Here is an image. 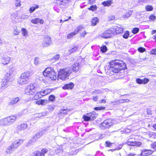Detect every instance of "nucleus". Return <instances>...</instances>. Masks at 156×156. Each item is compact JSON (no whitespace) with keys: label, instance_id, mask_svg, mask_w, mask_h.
I'll use <instances>...</instances> for the list:
<instances>
[{"label":"nucleus","instance_id":"f257e3e1","mask_svg":"<svg viewBox=\"0 0 156 156\" xmlns=\"http://www.w3.org/2000/svg\"><path fill=\"white\" fill-rule=\"evenodd\" d=\"M109 70L113 73H118L121 70L124 69L126 65L122 61L118 60L110 62L108 65Z\"/></svg>","mask_w":156,"mask_h":156},{"label":"nucleus","instance_id":"f03ea898","mask_svg":"<svg viewBox=\"0 0 156 156\" xmlns=\"http://www.w3.org/2000/svg\"><path fill=\"white\" fill-rule=\"evenodd\" d=\"M72 69L67 67L61 69L58 73V77L63 80H65L67 77H68L72 73Z\"/></svg>","mask_w":156,"mask_h":156},{"label":"nucleus","instance_id":"7ed1b4c3","mask_svg":"<svg viewBox=\"0 0 156 156\" xmlns=\"http://www.w3.org/2000/svg\"><path fill=\"white\" fill-rule=\"evenodd\" d=\"M43 75L49 78L51 80H55L56 79V74L53 69L50 68H47L43 72Z\"/></svg>","mask_w":156,"mask_h":156},{"label":"nucleus","instance_id":"20e7f679","mask_svg":"<svg viewBox=\"0 0 156 156\" xmlns=\"http://www.w3.org/2000/svg\"><path fill=\"white\" fill-rule=\"evenodd\" d=\"M30 74L29 72H26L22 73L19 79V83L20 84H27L29 79Z\"/></svg>","mask_w":156,"mask_h":156},{"label":"nucleus","instance_id":"39448f33","mask_svg":"<svg viewBox=\"0 0 156 156\" xmlns=\"http://www.w3.org/2000/svg\"><path fill=\"white\" fill-rule=\"evenodd\" d=\"M113 121L111 119H108L104 120L100 125V127L102 129L110 128L113 124Z\"/></svg>","mask_w":156,"mask_h":156},{"label":"nucleus","instance_id":"423d86ee","mask_svg":"<svg viewBox=\"0 0 156 156\" xmlns=\"http://www.w3.org/2000/svg\"><path fill=\"white\" fill-rule=\"evenodd\" d=\"M35 92V87L34 85L30 84L26 87L25 94L26 95H30L33 94Z\"/></svg>","mask_w":156,"mask_h":156},{"label":"nucleus","instance_id":"0eeeda50","mask_svg":"<svg viewBox=\"0 0 156 156\" xmlns=\"http://www.w3.org/2000/svg\"><path fill=\"white\" fill-rule=\"evenodd\" d=\"M83 28H84L82 26H78L73 32L70 33L68 34L67 38L68 39H71L78 34L79 31L82 30Z\"/></svg>","mask_w":156,"mask_h":156},{"label":"nucleus","instance_id":"6e6552de","mask_svg":"<svg viewBox=\"0 0 156 156\" xmlns=\"http://www.w3.org/2000/svg\"><path fill=\"white\" fill-rule=\"evenodd\" d=\"M113 34L112 30L111 28L105 31L103 33L100 34V36L103 38H107L111 37Z\"/></svg>","mask_w":156,"mask_h":156},{"label":"nucleus","instance_id":"1a4fd4ad","mask_svg":"<svg viewBox=\"0 0 156 156\" xmlns=\"http://www.w3.org/2000/svg\"><path fill=\"white\" fill-rule=\"evenodd\" d=\"M112 30L113 34H116L121 33L123 32V28L120 25L117 26H114L112 28H111Z\"/></svg>","mask_w":156,"mask_h":156},{"label":"nucleus","instance_id":"9d476101","mask_svg":"<svg viewBox=\"0 0 156 156\" xmlns=\"http://www.w3.org/2000/svg\"><path fill=\"white\" fill-rule=\"evenodd\" d=\"M51 42V37L48 36L44 38L42 43V45L43 47H47L49 46Z\"/></svg>","mask_w":156,"mask_h":156},{"label":"nucleus","instance_id":"9b49d317","mask_svg":"<svg viewBox=\"0 0 156 156\" xmlns=\"http://www.w3.org/2000/svg\"><path fill=\"white\" fill-rule=\"evenodd\" d=\"M16 117L13 115L8 116L5 118L8 126L12 124L16 121Z\"/></svg>","mask_w":156,"mask_h":156},{"label":"nucleus","instance_id":"f8f14e48","mask_svg":"<svg viewBox=\"0 0 156 156\" xmlns=\"http://www.w3.org/2000/svg\"><path fill=\"white\" fill-rule=\"evenodd\" d=\"M126 144L129 146H140L142 144L141 142L132 141V139H129L126 142Z\"/></svg>","mask_w":156,"mask_h":156},{"label":"nucleus","instance_id":"ddd939ff","mask_svg":"<svg viewBox=\"0 0 156 156\" xmlns=\"http://www.w3.org/2000/svg\"><path fill=\"white\" fill-rule=\"evenodd\" d=\"M23 142V140L22 139L17 140L13 142L11 144L16 150L22 144Z\"/></svg>","mask_w":156,"mask_h":156},{"label":"nucleus","instance_id":"4468645a","mask_svg":"<svg viewBox=\"0 0 156 156\" xmlns=\"http://www.w3.org/2000/svg\"><path fill=\"white\" fill-rule=\"evenodd\" d=\"M27 127V124L25 123H22L19 125L17 127V130L19 131L23 130Z\"/></svg>","mask_w":156,"mask_h":156},{"label":"nucleus","instance_id":"2eb2a0df","mask_svg":"<svg viewBox=\"0 0 156 156\" xmlns=\"http://www.w3.org/2000/svg\"><path fill=\"white\" fill-rule=\"evenodd\" d=\"M153 153V151L151 150H144L140 154L142 156H147L151 155Z\"/></svg>","mask_w":156,"mask_h":156},{"label":"nucleus","instance_id":"dca6fc26","mask_svg":"<svg viewBox=\"0 0 156 156\" xmlns=\"http://www.w3.org/2000/svg\"><path fill=\"white\" fill-rule=\"evenodd\" d=\"M47 128L44 129L42 130L37 133L36 135L35 136H34V138H38L44 134L47 130Z\"/></svg>","mask_w":156,"mask_h":156},{"label":"nucleus","instance_id":"f3484780","mask_svg":"<svg viewBox=\"0 0 156 156\" xmlns=\"http://www.w3.org/2000/svg\"><path fill=\"white\" fill-rule=\"evenodd\" d=\"M31 22L32 23L34 24H37L39 23L41 24H42L44 23V21L42 19H41L38 18H36L32 19L31 20Z\"/></svg>","mask_w":156,"mask_h":156},{"label":"nucleus","instance_id":"a211bd4d","mask_svg":"<svg viewBox=\"0 0 156 156\" xmlns=\"http://www.w3.org/2000/svg\"><path fill=\"white\" fill-rule=\"evenodd\" d=\"M10 61V58L8 56L3 57L2 59V64L4 65H7L9 63Z\"/></svg>","mask_w":156,"mask_h":156},{"label":"nucleus","instance_id":"6ab92c4d","mask_svg":"<svg viewBox=\"0 0 156 156\" xmlns=\"http://www.w3.org/2000/svg\"><path fill=\"white\" fill-rule=\"evenodd\" d=\"M74 86V84L72 83H70L69 84H65L62 87L64 89H72Z\"/></svg>","mask_w":156,"mask_h":156},{"label":"nucleus","instance_id":"aec40b11","mask_svg":"<svg viewBox=\"0 0 156 156\" xmlns=\"http://www.w3.org/2000/svg\"><path fill=\"white\" fill-rule=\"evenodd\" d=\"M80 68V66L79 65V63L76 62L74 63V64L72 66V71L73 70V72H76L78 71L79 68Z\"/></svg>","mask_w":156,"mask_h":156},{"label":"nucleus","instance_id":"412c9836","mask_svg":"<svg viewBox=\"0 0 156 156\" xmlns=\"http://www.w3.org/2000/svg\"><path fill=\"white\" fill-rule=\"evenodd\" d=\"M71 0H57L56 4L57 5H64L66 3H68V2Z\"/></svg>","mask_w":156,"mask_h":156},{"label":"nucleus","instance_id":"4be33fe9","mask_svg":"<svg viewBox=\"0 0 156 156\" xmlns=\"http://www.w3.org/2000/svg\"><path fill=\"white\" fill-rule=\"evenodd\" d=\"M48 102V101L47 100L40 99L38 101H36V104L38 105H45L47 104Z\"/></svg>","mask_w":156,"mask_h":156},{"label":"nucleus","instance_id":"5701e85b","mask_svg":"<svg viewBox=\"0 0 156 156\" xmlns=\"http://www.w3.org/2000/svg\"><path fill=\"white\" fill-rule=\"evenodd\" d=\"M113 0H108L102 2V4L104 6L109 7L113 3Z\"/></svg>","mask_w":156,"mask_h":156},{"label":"nucleus","instance_id":"b1692460","mask_svg":"<svg viewBox=\"0 0 156 156\" xmlns=\"http://www.w3.org/2000/svg\"><path fill=\"white\" fill-rule=\"evenodd\" d=\"M15 150V149L14 147L11 144L10 146L8 147H7V149L6 150L5 152L7 154H11L12 153V152L13 151H14Z\"/></svg>","mask_w":156,"mask_h":156},{"label":"nucleus","instance_id":"393cba45","mask_svg":"<svg viewBox=\"0 0 156 156\" xmlns=\"http://www.w3.org/2000/svg\"><path fill=\"white\" fill-rule=\"evenodd\" d=\"M20 100V98L18 97H16L13 99L9 103L10 105H12L17 103Z\"/></svg>","mask_w":156,"mask_h":156},{"label":"nucleus","instance_id":"a878e982","mask_svg":"<svg viewBox=\"0 0 156 156\" xmlns=\"http://www.w3.org/2000/svg\"><path fill=\"white\" fill-rule=\"evenodd\" d=\"M8 126L5 118L1 119L0 120V126Z\"/></svg>","mask_w":156,"mask_h":156},{"label":"nucleus","instance_id":"bb28decb","mask_svg":"<svg viewBox=\"0 0 156 156\" xmlns=\"http://www.w3.org/2000/svg\"><path fill=\"white\" fill-rule=\"evenodd\" d=\"M39 8V6L37 5H34L33 6H31L29 9V12L30 13H32L36 9Z\"/></svg>","mask_w":156,"mask_h":156},{"label":"nucleus","instance_id":"cd10ccee","mask_svg":"<svg viewBox=\"0 0 156 156\" xmlns=\"http://www.w3.org/2000/svg\"><path fill=\"white\" fill-rule=\"evenodd\" d=\"M87 115L90 117L91 121L93 120L96 118V115L94 114V112L88 113Z\"/></svg>","mask_w":156,"mask_h":156},{"label":"nucleus","instance_id":"c85d7f7f","mask_svg":"<svg viewBox=\"0 0 156 156\" xmlns=\"http://www.w3.org/2000/svg\"><path fill=\"white\" fill-rule=\"evenodd\" d=\"M133 11L132 10H129L128 12H126L125 14L123 15V17L128 18L132 14Z\"/></svg>","mask_w":156,"mask_h":156},{"label":"nucleus","instance_id":"c756f323","mask_svg":"<svg viewBox=\"0 0 156 156\" xmlns=\"http://www.w3.org/2000/svg\"><path fill=\"white\" fill-rule=\"evenodd\" d=\"M92 25L93 26L95 25L98 22V19L97 17L94 18L91 21Z\"/></svg>","mask_w":156,"mask_h":156},{"label":"nucleus","instance_id":"7c9ffc66","mask_svg":"<svg viewBox=\"0 0 156 156\" xmlns=\"http://www.w3.org/2000/svg\"><path fill=\"white\" fill-rule=\"evenodd\" d=\"M34 156H44V153H42L41 152L37 151L34 152Z\"/></svg>","mask_w":156,"mask_h":156},{"label":"nucleus","instance_id":"2f4dec72","mask_svg":"<svg viewBox=\"0 0 156 156\" xmlns=\"http://www.w3.org/2000/svg\"><path fill=\"white\" fill-rule=\"evenodd\" d=\"M44 96L42 93L41 92V91L40 92L37 93L34 96V98L36 99H37L38 98H40L42 96Z\"/></svg>","mask_w":156,"mask_h":156},{"label":"nucleus","instance_id":"473e14b6","mask_svg":"<svg viewBox=\"0 0 156 156\" xmlns=\"http://www.w3.org/2000/svg\"><path fill=\"white\" fill-rule=\"evenodd\" d=\"M103 92L101 90H96L92 92V94H101Z\"/></svg>","mask_w":156,"mask_h":156},{"label":"nucleus","instance_id":"72a5a7b5","mask_svg":"<svg viewBox=\"0 0 156 156\" xmlns=\"http://www.w3.org/2000/svg\"><path fill=\"white\" fill-rule=\"evenodd\" d=\"M20 33L17 28H14L13 31V34L14 36L18 35Z\"/></svg>","mask_w":156,"mask_h":156},{"label":"nucleus","instance_id":"f704fd0d","mask_svg":"<svg viewBox=\"0 0 156 156\" xmlns=\"http://www.w3.org/2000/svg\"><path fill=\"white\" fill-rule=\"evenodd\" d=\"M15 5L16 7H20L21 5L20 0H16Z\"/></svg>","mask_w":156,"mask_h":156},{"label":"nucleus","instance_id":"c9c22d12","mask_svg":"<svg viewBox=\"0 0 156 156\" xmlns=\"http://www.w3.org/2000/svg\"><path fill=\"white\" fill-rule=\"evenodd\" d=\"M78 48V47L76 46H75L71 48L69 50L70 53L76 51Z\"/></svg>","mask_w":156,"mask_h":156},{"label":"nucleus","instance_id":"e433bc0d","mask_svg":"<svg viewBox=\"0 0 156 156\" xmlns=\"http://www.w3.org/2000/svg\"><path fill=\"white\" fill-rule=\"evenodd\" d=\"M145 9L147 11H151L153 9V7L152 6L148 5L146 6Z\"/></svg>","mask_w":156,"mask_h":156},{"label":"nucleus","instance_id":"4c0bfd02","mask_svg":"<svg viewBox=\"0 0 156 156\" xmlns=\"http://www.w3.org/2000/svg\"><path fill=\"white\" fill-rule=\"evenodd\" d=\"M63 150L62 148L60 147L57 148L55 150V152L57 154L62 153Z\"/></svg>","mask_w":156,"mask_h":156},{"label":"nucleus","instance_id":"58836bf2","mask_svg":"<svg viewBox=\"0 0 156 156\" xmlns=\"http://www.w3.org/2000/svg\"><path fill=\"white\" fill-rule=\"evenodd\" d=\"M107 50V48L106 46L105 45H104L102 47H101L100 48V50L102 52H106Z\"/></svg>","mask_w":156,"mask_h":156},{"label":"nucleus","instance_id":"ea45409f","mask_svg":"<svg viewBox=\"0 0 156 156\" xmlns=\"http://www.w3.org/2000/svg\"><path fill=\"white\" fill-rule=\"evenodd\" d=\"M22 34L24 36H26L27 35V31L26 29L24 28H22L21 29Z\"/></svg>","mask_w":156,"mask_h":156},{"label":"nucleus","instance_id":"a19ab883","mask_svg":"<svg viewBox=\"0 0 156 156\" xmlns=\"http://www.w3.org/2000/svg\"><path fill=\"white\" fill-rule=\"evenodd\" d=\"M59 55L58 54H57L51 58V60H53V61H56L58 60L59 58Z\"/></svg>","mask_w":156,"mask_h":156},{"label":"nucleus","instance_id":"79ce46f5","mask_svg":"<svg viewBox=\"0 0 156 156\" xmlns=\"http://www.w3.org/2000/svg\"><path fill=\"white\" fill-rule=\"evenodd\" d=\"M129 32L128 31H126V32L124 33V35L123 36V37L125 39H127L129 35Z\"/></svg>","mask_w":156,"mask_h":156},{"label":"nucleus","instance_id":"37998d69","mask_svg":"<svg viewBox=\"0 0 156 156\" xmlns=\"http://www.w3.org/2000/svg\"><path fill=\"white\" fill-rule=\"evenodd\" d=\"M97 8V7L96 5H92L90 6V8H89L88 9L90 10L94 11Z\"/></svg>","mask_w":156,"mask_h":156},{"label":"nucleus","instance_id":"c03bdc74","mask_svg":"<svg viewBox=\"0 0 156 156\" xmlns=\"http://www.w3.org/2000/svg\"><path fill=\"white\" fill-rule=\"evenodd\" d=\"M83 118L84 120L85 121H89L91 120L90 117H89V116L88 115L87 116L85 115H83Z\"/></svg>","mask_w":156,"mask_h":156},{"label":"nucleus","instance_id":"a18cd8bd","mask_svg":"<svg viewBox=\"0 0 156 156\" xmlns=\"http://www.w3.org/2000/svg\"><path fill=\"white\" fill-rule=\"evenodd\" d=\"M94 109L96 111L100 110H105V108L104 107L101 106L95 107Z\"/></svg>","mask_w":156,"mask_h":156},{"label":"nucleus","instance_id":"49530a36","mask_svg":"<svg viewBox=\"0 0 156 156\" xmlns=\"http://www.w3.org/2000/svg\"><path fill=\"white\" fill-rule=\"evenodd\" d=\"M139 30V29L138 28H134L132 30V33L133 34H136L137 33Z\"/></svg>","mask_w":156,"mask_h":156},{"label":"nucleus","instance_id":"de8ad7c7","mask_svg":"<svg viewBox=\"0 0 156 156\" xmlns=\"http://www.w3.org/2000/svg\"><path fill=\"white\" fill-rule=\"evenodd\" d=\"M138 50L139 52L141 53H143L145 51L146 49L144 48L143 47H140L138 48Z\"/></svg>","mask_w":156,"mask_h":156},{"label":"nucleus","instance_id":"09e8293b","mask_svg":"<svg viewBox=\"0 0 156 156\" xmlns=\"http://www.w3.org/2000/svg\"><path fill=\"white\" fill-rule=\"evenodd\" d=\"M69 111V110L66 109H64L63 110H61L60 111V112L61 113H63L64 114H66L67 112Z\"/></svg>","mask_w":156,"mask_h":156},{"label":"nucleus","instance_id":"8fccbe9b","mask_svg":"<svg viewBox=\"0 0 156 156\" xmlns=\"http://www.w3.org/2000/svg\"><path fill=\"white\" fill-rule=\"evenodd\" d=\"M136 81L137 83H139V84H142L143 83V80L140 78L137 79L136 80Z\"/></svg>","mask_w":156,"mask_h":156},{"label":"nucleus","instance_id":"3c124183","mask_svg":"<svg viewBox=\"0 0 156 156\" xmlns=\"http://www.w3.org/2000/svg\"><path fill=\"white\" fill-rule=\"evenodd\" d=\"M39 62V58L38 57H36L34 58V64L37 65L38 64Z\"/></svg>","mask_w":156,"mask_h":156},{"label":"nucleus","instance_id":"603ef678","mask_svg":"<svg viewBox=\"0 0 156 156\" xmlns=\"http://www.w3.org/2000/svg\"><path fill=\"white\" fill-rule=\"evenodd\" d=\"M55 99V97L53 95H51L49 98V101H53Z\"/></svg>","mask_w":156,"mask_h":156},{"label":"nucleus","instance_id":"864d4df0","mask_svg":"<svg viewBox=\"0 0 156 156\" xmlns=\"http://www.w3.org/2000/svg\"><path fill=\"white\" fill-rule=\"evenodd\" d=\"M87 32H86L85 30H84L82 32V33H80V36L81 37H85V35L87 34Z\"/></svg>","mask_w":156,"mask_h":156},{"label":"nucleus","instance_id":"5fc2aeb1","mask_svg":"<svg viewBox=\"0 0 156 156\" xmlns=\"http://www.w3.org/2000/svg\"><path fill=\"white\" fill-rule=\"evenodd\" d=\"M10 76V73H7L5 75V78L7 80H9Z\"/></svg>","mask_w":156,"mask_h":156},{"label":"nucleus","instance_id":"6e6d98bb","mask_svg":"<svg viewBox=\"0 0 156 156\" xmlns=\"http://www.w3.org/2000/svg\"><path fill=\"white\" fill-rule=\"evenodd\" d=\"M149 19L151 20H153L156 19V17L155 16L152 15L149 16Z\"/></svg>","mask_w":156,"mask_h":156},{"label":"nucleus","instance_id":"4d7b16f0","mask_svg":"<svg viewBox=\"0 0 156 156\" xmlns=\"http://www.w3.org/2000/svg\"><path fill=\"white\" fill-rule=\"evenodd\" d=\"M149 81V80L147 78H144L143 80V84H145L147 83Z\"/></svg>","mask_w":156,"mask_h":156},{"label":"nucleus","instance_id":"13d9d810","mask_svg":"<svg viewBox=\"0 0 156 156\" xmlns=\"http://www.w3.org/2000/svg\"><path fill=\"white\" fill-rule=\"evenodd\" d=\"M151 147L152 148L156 150V142L151 145Z\"/></svg>","mask_w":156,"mask_h":156},{"label":"nucleus","instance_id":"bf43d9fd","mask_svg":"<svg viewBox=\"0 0 156 156\" xmlns=\"http://www.w3.org/2000/svg\"><path fill=\"white\" fill-rule=\"evenodd\" d=\"M147 114L148 115H152L151 110L150 108H147Z\"/></svg>","mask_w":156,"mask_h":156},{"label":"nucleus","instance_id":"052dcab7","mask_svg":"<svg viewBox=\"0 0 156 156\" xmlns=\"http://www.w3.org/2000/svg\"><path fill=\"white\" fill-rule=\"evenodd\" d=\"M150 53L152 55H156V48L153 49L151 51Z\"/></svg>","mask_w":156,"mask_h":156},{"label":"nucleus","instance_id":"680f3d73","mask_svg":"<svg viewBox=\"0 0 156 156\" xmlns=\"http://www.w3.org/2000/svg\"><path fill=\"white\" fill-rule=\"evenodd\" d=\"M117 103H123L124 102V99H120L119 101H117L116 102Z\"/></svg>","mask_w":156,"mask_h":156},{"label":"nucleus","instance_id":"e2e57ef3","mask_svg":"<svg viewBox=\"0 0 156 156\" xmlns=\"http://www.w3.org/2000/svg\"><path fill=\"white\" fill-rule=\"evenodd\" d=\"M41 92L42 93V94H43L44 96L48 94V92L47 90H46L43 91H41Z\"/></svg>","mask_w":156,"mask_h":156},{"label":"nucleus","instance_id":"0e129e2a","mask_svg":"<svg viewBox=\"0 0 156 156\" xmlns=\"http://www.w3.org/2000/svg\"><path fill=\"white\" fill-rule=\"evenodd\" d=\"M123 144H122L119 145L118 147H116V148H115V149L117 150H120V149H121L122 148V147L123 146Z\"/></svg>","mask_w":156,"mask_h":156},{"label":"nucleus","instance_id":"69168bd1","mask_svg":"<svg viewBox=\"0 0 156 156\" xmlns=\"http://www.w3.org/2000/svg\"><path fill=\"white\" fill-rule=\"evenodd\" d=\"M106 144V146L108 147H110L111 145V144L109 141H107L105 142Z\"/></svg>","mask_w":156,"mask_h":156},{"label":"nucleus","instance_id":"338daca9","mask_svg":"<svg viewBox=\"0 0 156 156\" xmlns=\"http://www.w3.org/2000/svg\"><path fill=\"white\" fill-rule=\"evenodd\" d=\"M48 108L50 111H52L54 109L53 106L51 105L48 106Z\"/></svg>","mask_w":156,"mask_h":156},{"label":"nucleus","instance_id":"774afa93","mask_svg":"<svg viewBox=\"0 0 156 156\" xmlns=\"http://www.w3.org/2000/svg\"><path fill=\"white\" fill-rule=\"evenodd\" d=\"M48 151V150L45 148L43 149L41 151V153H44V154L45 153H46Z\"/></svg>","mask_w":156,"mask_h":156}]
</instances>
